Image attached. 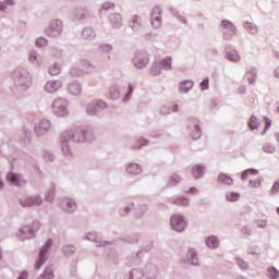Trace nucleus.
<instances>
[{"label":"nucleus","instance_id":"7","mask_svg":"<svg viewBox=\"0 0 279 279\" xmlns=\"http://www.w3.org/2000/svg\"><path fill=\"white\" fill-rule=\"evenodd\" d=\"M161 14H162V9H160V7H155L153 9V12H151V25H153V27L158 28L162 24V20L160 17Z\"/></svg>","mask_w":279,"mask_h":279},{"label":"nucleus","instance_id":"18","mask_svg":"<svg viewBox=\"0 0 279 279\" xmlns=\"http://www.w3.org/2000/svg\"><path fill=\"white\" fill-rule=\"evenodd\" d=\"M244 28L248 34H258V27L252 22H244Z\"/></svg>","mask_w":279,"mask_h":279},{"label":"nucleus","instance_id":"55","mask_svg":"<svg viewBox=\"0 0 279 279\" xmlns=\"http://www.w3.org/2000/svg\"><path fill=\"white\" fill-rule=\"evenodd\" d=\"M146 144H147V141L142 140V144L141 145H146Z\"/></svg>","mask_w":279,"mask_h":279},{"label":"nucleus","instance_id":"61","mask_svg":"<svg viewBox=\"0 0 279 279\" xmlns=\"http://www.w3.org/2000/svg\"><path fill=\"white\" fill-rule=\"evenodd\" d=\"M277 215L279 216V207L277 208Z\"/></svg>","mask_w":279,"mask_h":279},{"label":"nucleus","instance_id":"31","mask_svg":"<svg viewBox=\"0 0 279 279\" xmlns=\"http://www.w3.org/2000/svg\"><path fill=\"white\" fill-rule=\"evenodd\" d=\"M268 278H271V279L279 278V271H278V269H276V267L268 268Z\"/></svg>","mask_w":279,"mask_h":279},{"label":"nucleus","instance_id":"29","mask_svg":"<svg viewBox=\"0 0 279 279\" xmlns=\"http://www.w3.org/2000/svg\"><path fill=\"white\" fill-rule=\"evenodd\" d=\"M248 84H254L256 82V71L255 70H248L246 72Z\"/></svg>","mask_w":279,"mask_h":279},{"label":"nucleus","instance_id":"39","mask_svg":"<svg viewBox=\"0 0 279 279\" xmlns=\"http://www.w3.org/2000/svg\"><path fill=\"white\" fill-rule=\"evenodd\" d=\"M28 61L34 63L36 62V50H31L29 53H28Z\"/></svg>","mask_w":279,"mask_h":279},{"label":"nucleus","instance_id":"51","mask_svg":"<svg viewBox=\"0 0 279 279\" xmlns=\"http://www.w3.org/2000/svg\"><path fill=\"white\" fill-rule=\"evenodd\" d=\"M274 73H275V77L279 78V68L275 69Z\"/></svg>","mask_w":279,"mask_h":279},{"label":"nucleus","instance_id":"47","mask_svg":"<svg viewBox=\"0 0 279 279\" xmlns=\"http://www.w3.org/2000/svg\"><path fill=\"white\" fill-rule=\"evenodd\" d=\"M102 8H104V10H110V9L114 8V3H110V2L105 3L102 5Z\"/></svg>","mask_w":279,"mask_h":279},{"label":"nucleus","instance_id":"12","mask_svg":"<svg viewBox=\"0 0 279 279\" xmlns=\"http://www.w3.org/2000/svg\"><path fill=\"white\" fill-rule=\"evenodd\" d=\"M17 141L24 145H29V143H32V131L27 128H24L23 136H21Z\"/></svg>","mask_w":279,"mask_h":279},{"label":"nucleus","instance_id":"5","mask_svg":"<svg viewBox=\"0 0 279 279\" xmlns=\"http://www.w3.org/2000/svg\"><path fill=\"white\" fill-rule=\"evenodd\" d=\"M52 111L57 117H66L69 114V109H66V100L57 99L52 104Z\"/></svg>","mask_w":279,"mask_h":279},{"label":"nucleus","instance_id":"1","mask_svg":"<svg viewBox=\"0 0 279 279\" xmlns=\"http://www.w3.org/2000/svg\"><path fill=\"white\" fill-rule=\"evenodd\" d=\"M11 77L13 80V95L21 99L24 93L32 88V74L27 69L17 66L13 70Z\"/></svg>","mask_w":279,"mask_h":279},{"label":"nucleus","instance_id":"57","mask_svg":"<svg viewBox=\"0 0 279 279\" xmlns=\"http://www.w3.org/2000/svg\"><path fill=\"white\" fill-rule=\"evenodd\" d=\"M1 258H3V253H1V250H0V260Z\"/></svg>","mask_w":279,"mask_h":279},{"label":"nucleus","instance_id":"32","mask_svg":"<svg viewBox=\"0 0 279 279\" xmlns=\"http://www.w3.org/2000/svg\"><path fill=\"white\" fill-rule=\"evenodd\" d=\"M248 128L251 130H257L258 129V119L256 117H251L250 122H248Z\"/></svg>","mask_w":279,"mask_h":279},{"label":"nucleus","instance_id":"36","mask_svg":"<svg viewBox=\"0 0 279 279\" xmlns=\"http://www.w3.org/2000/svg\"><path fill=\"white\" fill-rule=\"evenodd\" d=\"M160 69H162V65H160V63L155 64L150 70L151 75H160Z\"/></svg>","mask_w":279,"mask_h":279},{"label":"nucleus","instance_id":"56","mask_svg":"<svg viewBox=\"0 0 279 279\" xmlns=\"http://www.w3.org/2000/svg\"><path fill=\"white\" fill-rule=\"evenodd\" d=\"M131 93H132V87H130V90H129V94L126 95V97H129Z\"/></svg>","mask_w":279,"mask_h":279},{"label":"nucleus","instance_id":"54","mask_svg":"<svg viewBox=\"0 0 279 279\" xmlns=\"http://www.w3.org/2000/svg\"><path fill=\"white\" fill-rule=\"evenodd\" d=\"M173 180H174L175 184H178V182H180V177L175 175V177L173 178Z\"/></svg>","mask_w":279,"mask_h":279},{"label":"nucleus","instance_id":"46","mask_svg":"<svg viewBox=\"0 0 279 279\" xmlns=\"http://www.w3.org/2000/svg\"><path fill=\"white\" fill-rule=\"evenodd\" d=\"M186 195H197V189L192 187L189 191H185Z\"/></svg>","mask_w":279,"mask_h":279},{"label":"nucleus","instance_id":"2","mask_svg":"<svg viewBox=\"0 0 279 279\" xmlns=\"http://www.w3.org/2000/svg\"><path fill=\"white\" fill-rule=\"evenodd\" d=\"M7 181L9 184H12L13 186H17V189H21L27 184V181L23 179V174L14 171H10L7 174Z\"/></svg>","mask_w":279,"mask_h":279},{"label":"nucleus","instance_id":"10","mask_svg":"<svg viewBox=\"0 0 279 279\" xmlns=\"http://www.w3.org/2000/svg\"><path fill=\"white\" fill-rule=\"evenodd\" d=\"M53 245V240H48L46 244L43 246V248L39 252V260L40 263H45L47 260V252H49V247Z\"/></svg>","mask_w":279,"mask_h":279},{"label":"nucleus","instance_id":"37","mask_svg":"<svg viewBox=\"0 0 279 279\" xmlns=\"http://www.w3.org/2000/svg\"><path fill=\"white\" fill-rule=\"evenodd\" d=\"M26 119H27V121H31V125H32L33 130L36 131V116L28 114V117Z\"/></svg>","mask_w":279,"mask_h":279},{"label":"nucleus","instance_id":"15","mask_svg":"<svg viewBox=\"0 0 279 279\" xmlns=\"http://www.w3.org/2000/svg\"><path fill=\"white\" fill-rule=\"evenodd\" d=\"M206 245L207 247H211V250H216V247H219V239H217L215 235H211L206 239Z\"/></svg>","mask_w":279,"mask_h":279},{"label":"nucleus","instance_id":"63","mask_svg":"<svg viewBox=\"0 0 279 279\" xmlns=\"http://www.w3.org/2000/svg\"><path fill=\"white\" fill-rule=\"evenodd\" d=\"M178 110V107H175V109L173 110L174 112Z\"/></svg>","mask_w":279,"mask_h":279},{"label":"nucleus","instance_id":"23","mask_svg":"<svg viewBox=\"0 0 279 279\" xmlns=\"http://www.w3.org/2000/svg\"><path fill=\"white\" fill-rule=\"evenodd\" d=\"M192 173L194 175V178H202V175H204V167L202 166H194Z\"/></svg>","mask_w":279,"mask_h":279},{"label":"nucleus","instance_id":"17","mask_svg":"<svg viewBox=\"0 0 279 279\" xmlns=\"http://www.w3.org/2000/svg\"><path fill=\"white\" fill-rule=\"evenodd\" d=\"M222 27L225 29H228L230 32V36H234L236 34V27L229 21H222L221 22Z\"/></svg>","mask_w":279,"mask_h":279},{"label":"nucleus","instance_id":"26","mask_svg":"<svg viewBox=\"0 0 279 279\" xmlns=\"http://www.w3.org/2000/svg\"><path fill=\"white\" fill-rule=\"evenodd\" d=\"M227 58L228 60H231V62H239V60H241V57L236 51L228 52Z\"/></svg>","mask_w":279,"mask_h":279},{"label":"nucleus","instance_id":"14","mask_svg":"<svg viewBox=\"0 0 279 279\" xmlns=\"http://www.w3.org/2000/svg\"><path fill=\"white\" fill-rule=\"evenodd\" d=\"M193 88V81H182L179 85V90L181 93H189Z\"/></svg>","mask_w":279,"mask_h":279},{"label":"nucleus","instance_id":"53","mask_svg":"<svg viewBox=\"0 0 279 279\" xmlns=\"http://www.w3.org/2000/svg\"><path fill=\"white\" fill-rule=\"evenodd\" d=\"M132 21H133V23H138L140 17L135 15V16H133Z\"/></svg>","mask_w":279,"mask_h":279},{"label":"nucleus","instance_id":"21","mask_svg":"<svg viewBox=\"0 0 279 279\" xmlns=\"http://www.w3.org/2000/svg\"><path fill=\"white\" fill-rule=\"evenodd\" d=\"M161 69H165L166 71H171V57H167L166 59L160 61Z\"/></svg>","mask_w":279,"mask_h":279},{"label":"nucleus","instance_id":"16","mask_svg":"<svg viewBox=\"0 0 279 279\" xmlns=\"http://www.w3.org/2000/svg\"><path fill=\"white\" fill-rule=\"evenodd\" d=\"M16 5V1L14 0H3L0 1V12H8L9 7H14Z\"/></svg>","mask_w":279,"mask_h":279},{"label":"nucleus","instance_id":"11","mask_svg":"<svg viewBox=\"0 0 279 279\" xmlns=\"http://www.w3.org/2000/svg\"><path fill=\"white\" fill-rule=\"evenodd\" d=\"M47 93H56L62 88V82L60 81H49L45 86Z\"/></svg>","mask_w":279,"mask_h":279},{"label":"nucleus","instance_id":"45","mask_svg":"<svg viewBox=\"0 0 279 279\" xmlns=\"http://www.w3.org/2000/svg\"><path fill=\"white\" fill-rule=\"evenodd\" d=\"M53 278V274L51 271H47L40 279H51Z\"/></svg>","mask_w":279,"mask_h":279},{"label":"nucleus","instance_id":"24","mask_svg":"<svg viewBox=\"0 0 279 279\" xmlns=\"http://www.w3.org/2000/svg\"><path fill=\"white\" fill-rule=\"evenodd\" d=\"M61 206L65 210L71 211V209L75 208V202H73L72 199H65L62 202Z\"/></svg>","mask_w":279,"mask_h":279},{"label":"nucleus","instance_id":"13","mask_svg":"<svg viewBox=\"0 0 279 279\" xmlns=\"http://www.w3.org/2000/svg\"><path fill=\"white\" fill-rule=\"evenodd\" d=\"M218 182L220 184H225L226 186H232L234 184V180L232 179V177L226 173H220L218 175Z\"/></svg>","mask_w":279,"mask_h":279},{"label":"nucleus","instance_id":"30","mask_svg":"<svg viewBox=\"0 0 279 279\" xmlns=\"http://www.w3.org/2000/svg\"><path fill=\"white\" fill-rule=\"evenodd\" d=\"M49 128H51V123L49 122V120H43L39 123V130L41 132H48Z\"/></svg>","mask_w":279,"mask_h":279},{"label":"nucleus","instance_id":"50","mask_svg":"<svg viewBox=\"0 0 279 279\" xmlns=\"http://www.w3.org/2000/svg\"><path fill=\"white\" fill-rule=\"evenodd\" d=\"M199 136H202V131L196 130V135L194 136V138H199Z\"/></svg>","mask_w":279,"mask_h":279},{"label":"nucleus","instance_id":"8","mask_svg":"<svg viewBox=\"0 0 279 279\" xmlns=\"http://www.w3.org/2000/svg\"><path fill=\"white\" fill-rule=\"evenodd\" d=\"M133 62H134V66H136V69H145V66H147V64H149V57L143 56V54H136Z\"/></svg>","mask_w":279,"mask_h":279},{"label":"nucleus","instance_id":"34","mask_svg":"<svg viewBox=\"0 0 279 279\" xmlns=\"http://www.w3.org/2000/svg\"><path fill=\"white\" fill-rule=\"evenodd\" d=\"M60 71H61V69H60V65H58V64H53L49 68V73L51 75H60Z\"/></svg>","mask_w":279,"mask_h":279},{"label":"nucleus","instance_id":"38","mask_svg":"<svg viewBox=\"0 0 279 279\" xmlns=\"http://www.w3.org/2000/svg\"><path fill=\"white\" fill-rule=\"evenodd\" d=\"M279 191V180L275 181L272 187L270 189V195H276Z\"/></svg>","mask_w":279,"mask_h":279},{"label":"nucleus","instance_id":"33","mask_svg":"<svg viewBox=\"0 0 279 279\" xmlns=\"http://www.w3.org/2000/svg\"><path fill=\"white\" fill-rule=\"evenodd\" d=\"M240 197H241V195L235 192H231V193L227 194L228 202H239Z\"/></svg>","mask_w":279,"mask_h":279},{"label":"nucleus","instance_id":"62","mask_svg":"<svg viewBox=\"0 0 279 279\" xmlns=\"http://www.w3.org/2000/svg\"><path fill=\"white\" fill-rule=\"evenodd\" d=\"M34 269H36V263L33 265Z\"/></svg>","mask_w":279,"mask_h":279},{"label":"nucleus","instance_id":"4","mask_svg":"<svg viewBox=\"0 0 279 279\" xmlns=\"http://www.w3.org/2000/svg\"><path fill=\"white\" fill-rule=\"evenodd\" d=\"M17 239L20 241H26L27 239H34L36 236V230L33 226L26 225L22 227L19 232L16 233Z\"/></svg>","mask_w":279,"mask_h":279},{"label":"nucleus","instance_id":"22","mask_svg":"<svg viewBox=\"0 0 279 279\" xmlns=\"http://www.w3.org/2000/svg\"><path fill=\"white\" fill-rule=\"evenodd\" d=\"M128 171L130 173H132V175H138V173H141V166L136 165V163H131L128 167Z\"/></svg>","mask_w":279,"mask_h":279},{"label":"nucleus","instance_id":"9","mask_svg":"<svg viewBox=\"0 0 279 279\" xmlns=\"http://www.w3.org/2000/svg\"><path fill=\"white\" fill-rule=\"evenodd\" d=\"M19 203L22 208H32V206H36V197L25 196L20 198Z\"/></svg>","mask_w":279,"mask_h":279},{"label":"nucleus","instance_id":"58","mask_svg":"<svg viewBox=\"0 0 279 279\" xmlns=\"http://www.w3.org/2000/svg\"><path fill=\"white\" fill-rule=\"evenodd\" d=\"M242 265H243V268L245 269V267H247V264L243 263L242 262Z\"/></svg>","mask_w":279,"mask_h":279},{"label":"nucleus","instance_id":"48","mask_svg":"<svg viewBox=\"0 0 279 279\" xmlns=\"http://www.w3.org/2000/svg\"><path fill=\"white\" fill-rule=\"evenodd\" d=\"M171 111H169V108L162 107L161 108V114H169Z\"/></svg>","mask_w":279,"mask_h":279},{"label":"nucleus","instance_id":"43","mask_svg":"<svg viewBox=\"0 0 279 279\" xmlns=\"http://www.w3.org/2000/svg\"><path fill=\"white\" fill-rule=\"evenodd\" d=\"M45 45H47V39L45 38L37 39V47H45Z\"/></svg>","mask_w":279,"mask_h":279},{"label":"nucleus","instance_id":"3","mask_svg":"<svg viewBox=\"0 0 279 279\" xmlns=\"http://www.w3.org/2000/svg\"><path fill=\"white\" fill-rule=\"evenodd\" d=\"M170 225L175 232H184V230H186V220H184V216L178 214L173 215L170 219Z\"/></svg>","mask_w":279,"mask_h":279},{"label":"nucleus","instance_id":"41","mask_svg":"<svg viewBox=\"0 0 279 279\" xmlns=\"http://www.w3.org/2000/svg\"><path fill=\"white\" fill-rule=\"evenodd\" d=\"M202 90H207L208 88V77L204 78L201 83Z\"/></svg>","mask_w":279,"mask_h":279},{"label":"nucleus","instance_id":"60","mask_svg":"<svg viewBox=\"0 0 279 279\" xmlns=\"http://www.w3.org/2000/svg\"><path fill=\"white\" fill-rule=\"evenodd\" d=\"M277 141H278V143H279V133L277 134Z\"/></svg>","mask_w":279,"mask_h":279},{"label":"nucleus","instance_id":"6","mask_svg":"<svg viewBox=\"0 0 279 279\" xmlns=\"http://www.w3.org/2000/svg\"><path fill=\"white\" fill-rule=\"evenodd\" d=\"M46 34L48 36H60V34H62V22L59 20L50 22L49 26L46 28Z\"/></svg>","mask_w":279,"mask_h":279},{"label":"nucleus","instance_id":"27","mask_svg":"<svg viewBox=\"0 0 279 279\" xmlns=\"http://www.w3.org/2000/svg\"><path fill=\"white\" fill-rule=\"evenodd\" d=\"M69 92L71 95H80V93H82V87L77 84H72L69 86Z\"/></svg>","mask_w":279,"mask_h":279},{"label":"nucleus","instance_id":"52","mask_svg":"<svg viewBox=\"0 0 279 279\" xmlns=\"http://www.w3.org/2000/svg\"><path fill=\"white\" fill-rule=\"evenodd\" d=\"M68 250H70V252H75V247H73V246L65 247V252H68Z\"/></svg>","mask_w":279,"mask_h":279},{"label":"nucleus","instance_id":"44","mask_svg":"<svg viewBox=\"0 0 279 279\" xmlns=\"http://www.w3.org/2000/svg\"><path fill=\"white\" fill-rule=\"evenodd\" d=\"M264 121L266 122L265 131L269 130V128H271V120L269 118L265 117ZM265 131H264V133H265Z\"/></svg>","mask_w":279,"mask_h":279},{"label":"nucleus","instance_id":"59","mask_svg":"<svg viewBox=\"0 0 279 279\" xmlns=\"http://www.w3.org/2000/svg\"><path fill=\"white\" fill-rule=\"evenodd\" d=\"M277 112H278V114H279V104H278V106H277Z\"/></svg>","mask_w":279,"mask_h":279},{"label":"nucleus","instance_id":"25","mask_svg":"<svg viewBox=\"0 0 279 279\" xmlns=\"http://www.w3.org/2000/svg\"><path fill=\"white\" fill-rule=\"evenodd\" d=\"M248 175H258V170L247 169L242 173L241 179L246 180Z\"/></svg>","mask_w":279,"mask_h":279},{"label":"nucleus","instance_id":"28","mask_svg":"<svg viewBox=\"0 0 279 279\" xmlns=\"http://www.w3.org/2000/svg\"><path fill=\"white\" fill-rule=\"evenodd\" d=\"M187 256L190 258L191 265H197L198 260H197V254L195 253V251L193 250L189 251Z\"/></svg>","mask_w":279,"mask_h":279},{"label":"nucleus","instance_id":"35","mask_svg":"<svg viewBox=\"0 0 279 279\" xmlns=\"http://www.w3.org/2000/svg\"><path fill=\"white\" fill-rule=\"evenodd\" d=\"M263 149L266 154H274V151H276V147L271 144H265Z\"/></svg>","mask_w":279,"mask_h":279},{"label":"nucleus","instance_id":"42","mask_svg":"<svg viewBox=\"0 0 279 279\" xmlns=\"http://www.w3.org/2000/svg\"><path fill=\"white\" fill-rule=\"evenodd\" d=\"M27 278H29V272H27V270H23V271L19 275V277H17V279H27Z\"/></svg>","mask_w":279,"mask_h":279},{"label":"nucleus","instance_id":"20","mask_svg":"<svg viewBox=\"0 0 279 279\" xmlns=\"http://www.w3.org/2000/svg\"><path fill=\"white\" fill-rule=\"evenodd\" d=\"M110 22L113 25V27H119L122 23L121 14H113L110 16Z\"/></svg>","mask_w":279,"mask_h":279},{"label":"nucleus","instance_id":"49","mask_svg":"<svg viewBox=\"0 0 279 279\" xmlns=\"http://www.w3.org/2000/svg\"><path fill=\"white\" fill-rule=\"evenodd\" d=\"M5 186V183L3 182V179L1 178V172H0V191Z\"/></svg>","mask_w":279,"mask_h":279},{"label":"nucleus","instance_id":"40","mask_svg":"<svg viewBox=\"0 0 279 279\" xmlns=\"http://www.w3.org/2000/svg\"><path fill=\"white\" fill-rule=\"evenodd\" d=\"M250 186L251 189H260V181L259 180L250 181Z\"/></svg>","mask_w":279,"mask_h":279},{"label":"nucleus","instance_id":"19","mask_svg":"<svg viewBox=\"0 0 279 279\" xmlns=\"http://www.w3.org/2000/svg\"><path fill=\"white\" fill-rule=\"evenodd\" d=\"M175 206H189L190 201L187 197L179 196L172 201Z\"/></svg>","mask_w":279,"mask_h":279}]
</instances>
